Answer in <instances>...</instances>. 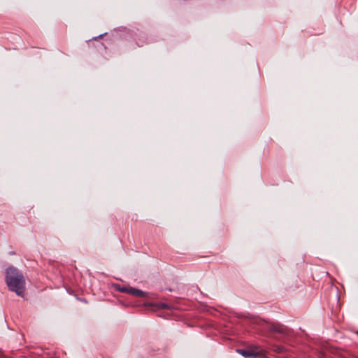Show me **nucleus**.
<instances>
[{
	"label": "nucleus",
	"instance_id": "nucleus-4",
	"mask_svg": "<svg viewBox=\"0 0 358 358\" xmlns=\"http://www.w3.org/2000/svg\"><path fill=\"white\" fill-rule=\"evenodd\" d=\"M128 289H129V288L124 287H118V290L122 292L128 293Z\"/></svg>",
	"mask_w": 358,
	"mask_h": 358
},
{
	"label": "nucleus",
	"instance_id": "nucleus-2",
	"mask_svg": "<svg viewBox=\"0 0 358 358\" xmlns=\"http://www.w3.org/2000/svg\"><path fill=\"white\" fill-rule=\"evenodd\" d=\"M236 352L244 357H253L259 356L263 358L264 351L257 345H252L248 349H237Z\"/></svg>",
	"mask_w": 358,
	"mask_h": 358
},
{
	"label": "nucleus",
	"instance_id": "nucleus-3",
	"mask_svg": "<svg viewBox=\"0 0 358 358\" xmlns=\"http://www.w3.org/2000/svg\"><path fill=\"white\" fill-rule=\"evenodd\" d=\"M128 294H130L131 295L136 296L138 297H141V298H144V297L147 296L146 292H145L141 289L134 288V287H129Z\"/></svg>",
	"mask_w": 358,
	"mask_h": 358
},
{
	"label": "nucleus",
	"instance_id": "nucleus-1",
	"mask_svg": "<svg viewBox=\"0 0 358 358\" xmlns=\"http://www.w3.org/2000/svg\"><path fill=\"white\" fill-rule=\"evenodd\" d=\"M6 282L9 290L15 292L18 296H23L25 290V279L16 268L10 266L6 269Z\"/></svg>",
	"mask_w": 358,
	"mask_h": 358
}]
</instances>
